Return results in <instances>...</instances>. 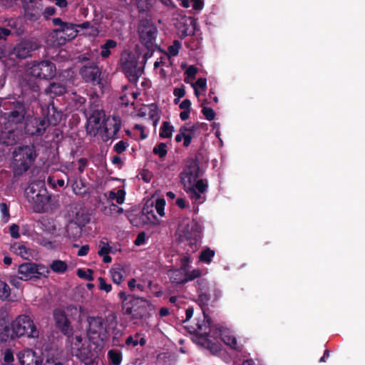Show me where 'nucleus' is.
I'll return each mask as SVG.
<instances>
[{"instance_id": "obj_14", "label": "nucleus", "mask_w": 365, "mask_h": 365, "mask_svg": "<svg viewBox=\"0 0 365 365\" xmlns=\"http://www.w3.org/2000/svg\"><path fill=\"white\" fill-rule=\"evenodd\" d=\"M76 24L66 23L63 27H58L52 31L51 35L56 38V43L64 45L67 41L73 39L78 34Z\"/></svg>"}, {"instance_id": "obj_33", "label": "nucleus", "mask_w": 365, "mask_h": 365, "mask_svg": "<svg viewBox=\"0 0 365 365\" xmlns=\"http://www.w3.org/2000/svg\"><path fill=\"white\" fill-rule=\"evenodd\" d=\"M197 24L195 19H190L189 26H184V28L180 30V38H184L188 36H194L197 29Z\"/></svg>"}, {"instance_id": "obj_4", "label": "nucleus", "mask_w": 365, "mask_h": 365, "mask_svg": "<svg viewBox=\"0 0 365 365\" xmlns=\"http://www.w3.org/2000/svg\"><path fill=\"white\" fill-rule=\"evenodd\" d=\"M16 339L26 336L29 339L39 337V330L34 319L28 314H19L12 322Z\"/></svg>"}, {"instance_id": "obj_8", "label": "nucleus", "mask_w": 365, "mask_h": 365, "mask_svg": "<svg viewBox=\"0 0 365 365\" xmlns=\"http://www.w3.org/2000/svg\"><path fill=\"white\" fill-rule=\"evenodd\" d=\"M198 151L195 158H188L183 171L180 173L181 182L183 185H191L197 182V178L200 177V162Z\"/></svg>"}, {"instance_id": "obj_5", "label": "nucleus", "mask_w": 365, "mask_h": 365, "mask_svg": "<svg viewBox=\"0 0 365 365\" xmlns=\"http://www.w3.org/2000/svg\"><path fill=\"white\" fill-rule=\"evenodd\" d=\"M88 327L87 334L90 340L107 341L110 338L109 327L107 319L102 317L89 316L87 318Z\"/></svg>"}, {"instance_id": "obj_3", "label": "nucleus", "mask_w": 365, "mask_h": 365, "mask_svg": "<svg viewBox=\"0 0 365 365\" xmlns=\"http://www.w3.org/2000/svg\"><path fill=\"white\" fill-rule=\"evenodd\" d=\"M1 113L7 123L17 125L24 123L26 110L23 100L9 98L1 102Z\"/></svg>"}, {"instance_id": "obj_41", "label": "nucleus", "mask_w": 365, "mask_h": 365, "mask_svg": "<svg viewBox=\"0 0 365 365\" xmlns=\"http://www.w3.org/2000/svg\"><path fill=\"white\" fill-rule=\"evenodd\" d=\"M153 153L160 158H163L167 155V145L165 143H158L153 149Z\"/></svg>"}, {"instance_id": "obj_59", "label": "nucleus", "mask_w": 365, "mask_h": 365, "mask_svg": "<svg viewBox=\"0 0 365 365\" xmlns=\"http://www.w3.org/2000/svg\"><path fill=\"white\" fill-rule=\"evenodd\" d=\"M26 85L34 93H38L40 91L39 85L36 82V79L29 78L26 81Z\"/></svg>"}, {"instance_id": "obj_13", "label": "nucleus", "mask_w": 365, "mask_h": 365, "mask_svg": "<svg viewBox=\"0 0 365 365\" xmlns=\"http://www.w3.org/2000/svg\"><path fill=\"white\" fill-rule=\"evenodd\" d=\"M79 74L86 83L93 86L102 84L101 70L96 62H88L83 65L79 70Z\"/></svg>"}, {"instance_id": "obj_47", "label": "nucleus", "mask_w": 365, "mask_h": 365, "mask_svg": "<svg viewBox=\"0 0 365 365\" xmlns=\"http://www.w3.org/2000/svg\"><path fill=\"white\" fill-rule=\"evenodd\" d=\"M201 125L197 123L196 124L192 125V126H187V124H185L182 126H181V130L184 132V133L190 134V135H192V138L195 137V132L200 129Z\"/></svg>"}, {"instance_id": "obj_64", "label": "nucleus", "mask_w": 365, "mask_h": 365, "mask_svg": "<svg viewBox=\"0 0 365 365\" xmlns=\"http://www.w3.org/2000/svg\"><path fill=\"white\" fill-rule=\"evenodd\" d=\"M14 360V353L11 349H6L4 353V361L6 364H11Z\"/></svg>"}, {"instance_id": "obj_36", "label": "nucleus", "mask_w": 365, "mask_h": 365, "mask_svg": "<svg viewBox=\"0 0 365 365\" xmlns=\"http://www.w3.org/2000/svg\"><path fill=\"white\" fill-rule=\"evenodd\" d=\"M215 255V250H211L210 247H206L200 252L199 259L200 262L209 264L211 263L212 259Z\"/></svg>"}, {"instance_id": "obj_25", "label": "nucleus", "mask_w": 365, "mask_h": 365, "mask_svg": "<svg viewBox=\"0 0 365 365\" xmlns=\"http://www.w3.org/2000/svg\"><path fill=\"white\" fill-rule=\"evenodd\" d=\"M43 233L41 235L36 234L34 240L39 245L46 247L47 249L56 248V240H53L54 232L56 230H42Z\"/></svg>"}, {"instance_id": "obj_20", "label": "nucleus", "mask_w": 365, "mask_h": 365, "mask_svg": "<svg viewBox=\"0 0 365 365\" xmlns=\"http://www.w3.org/2000/svg\"><path fill=\"white\" fill-rule=\"evenodd\" d=\"M42 115L43 116L42 119L46 120V127L58 125L63 117L62 111L58 110L53 101L48 105L46 110L42 109Z\"/></svg>"}, {"instance_id": "obj_21", "label": "nucleus", "mask_w": 365, "mask_h": 365, "mask_svg": "<svg viewBox=\"0 0 365 365\" xmlns=\"http://www.w3.org/2000/svg\"><path fill=\"white\" fill-rule=\"evenodd\" d=\"M53 318L56 327L58 328L63 334L68 336L73 334V329L64 312L55 309L53 312Z\"/></svg>"}, {"instance_id": "obj_63", "label": "nucleus", "mask_w": 365, "mask_h": 365, "mask_svg": "<svg viewBox=\"0 0 365 365\" xmlns=\"http://www.w3.org/2000/svg\"><path fill=\"white\" fill-rule=\"evenodd\" d=\"M201 272L199 269H193L191 272L185 271V275L187 278V282L189 281H192L195 278H197L200 276Z\"/></svg>"}, {"instance_id": "obj_52", "label": "nucleus", "mask_w": 365, "mask_h": 365, "mask_svg": "<svg viewBox=\"0 0 365 365\" xmlns=\"http://www.w3.org/2000/svg\"><path fill=\"white\" fill-rule=\"evenodd\" d=\"M135 5L139 13L143 14L149 9L148 0H135Z\"/></svg>"}, {"instance_id": "obj_7", "label": "nucleus", "mask_w": 365, "mask_h": 365, "mask_svg": "<svg viewBox=\"0 0 365 365\" xmlns=\"http://www.w3.org/2000/svg\"><path fill=\"white\" fill-rule=\"evenodd\" d=\"M32 77L43 80H51L56 73V65L49 60L35 61L28 69Z\"/></svg>"}, {"instance_id": "obj_11", "label": "nucleus", "mask_w": 365, "mask_h": 365, "mask_svg": "<svg viewBox=\"0 0 365 365\" xmlns=\"http://www.w3.org/2000/svg\"><path fill=\"white\" fill-rule=\"evenodd\" d=\"M208 187L207 181L200 179L191 185H183V190L194 204H202L206 200L205 192Z\"/></svg>"}, {"instance_id": "obj_60", "label": "nucleus", "mask_w": 365, "mask_h": 365, "mask_svg": "<svg viewBox=\"0 0 365 365\" xmlns=\"http://www.w3.org/2000/svg\"><path fill=\"white\" fill-rule=\"evenodd\" d=\"M128 287L131 292H133L135 288H137L140 291L143 292V291H144V288H145L143 284H137L136 280L134 278L130 279L128 282Z\"/></svg>"}, {"instance_id": "obj_49", "label": "nucleus", "mask_w": 365, "mask_h": 365, "mask_svg": "<svg viewBox=\"0 0 365 365\" xmlns=\"http://www.w3.org/2000/svg\"><path fill=\"white\" fill-rule=\"evenodd\" d=\"M108 355L113 365H120L122 360V356L120 353L111 349L108 351Z\"/></svg>"}, {"instance_id": "obj_30", "label": "nucleus", "mask_w": 365, "mask_h": 365, "mask_svg": "<svg viewBox=\"0 0 365 365\" xmlns=\"http://www.w3.org/2000/svg\"><path fill=\"white\" fill-rule=\"evenodd\" d=\"M110 252L111 247L108 242L101 240L98 243V250L97 253L100 257H103V262L104 263L108 264L111 262L112 258L109 256Z\"/></svg>"}, {"instance_id": "obj_26", "label": "nucleus", "mask_w": 365, "mask_h": 365, "mask_svg": "<svg viewBox=\"0 0 365 365\" xmlns=\"http://www.w3.org/2000/svg\"><path fill=\"white\" fill-rule=\"evenodd\" d=\"M67 92V86L64 81H53L49 83L45 93L51 96H61Z\"/></svg>"}, {"instance_id": "obj_31", "label": "nucleus", "mask_w": 365, "mask_h": 365, "mask_svg": "<svg viewBox=\"0 0 365 365\" xmlns=\"http://www.w3.org/2000/svg\"><path fill=\"white\" fill-rule=\"evenodd\" d=\"M170 280L175 284H185L187 282L185 270L182 269H175L169 274Z\"/></svg>"}, {"instance_id": "obj_6", "label": "nucleus", "mask_w": 365, "mask_h": 365, "mask_svg": "<svg viewBox=\"0 0 365 365\" xmlns=\"http://www.w3.org/2000/svg\"><path fill=\"white\" fill-rule=\"evenodd\" d=\"M140 43L148 50H153L157 38L158 29L152 20L141 19L138 26Z\"/></svg>"}, {"instance_id": "obj_32", "label": "nucleus", "mask_w": 365, "mask_h": 365, "mask_svg": "<svg viewBox=\"0 0 365 365\" xmlns=\"http://www.w3.org/2000/svg\"><path fill=\"white\" fill-rule=\"evenodd\" d=\"M117 41L113 39H108L101 46V56L107 58L110 55V49L117 47Z\"/></svg>"}, {"instance_id": "obj_29", "label": "nucleus", "mask_w": 365, "mask_h": 365, "mask_svg": "<svg viewBox=\"0 0 365 365\" xmlns=\"http://www.w3.org/2000/svg\"><path fill=\"white\" fill-rule=\"evenodd\" d=\"M24 9L26 18L31 21H36L42 14L41 9L33 4H24Z\"/></svg>"}, {"instance_id": "obj_22", "label": "nucleus", "mask_w": 365, "mask_h": 365, "mask_svg": "<svg viewBox=\"0 0 365 365\" xmlns=\"http://www.w3.org/2000/svg\"><path fill=\"white\" fill-rule=\"evenodd\" d=\"M37 264L34 262H24L18 267V274L24 281L34 280L39 279L36 275L38 272Z\"/></svg>"}, {"instance_id": "obj_61", "label": "nucleus", "mask_w": 365, "mask_h": 365, "mask_svg": "<svg viewBox=\"0 0 365 365\" xmlns=\"http://www.w3.org/2000/svg\"><path fill=\"white\" fill-rule=\"evenodd\" d=\"M98 281H99V289L101 290H103L107 293H108L111 291V289H112L111 284H108L103 277H99Z\"/></svg>"}, {"instance_id": "obj_1", "label": "nucleus", "mask_w": 365, "mask_h": 365, "mask_svg": "<svg viewBox=\"0 0 365 365\" xmlns=\"http://www.w3.org/2000/svg\"><path fill=\"white\" fill-rule=\"evenodd\" d=\"M118 295L122 304L123 314L129 315L130 319L146 320L151 317L150 312L154 310V306L149 300L124 291H120Z\"/></svg>"}, {"instance_id": "obj_40", "label": "nucleus", "mask_w": 365, "mask_h": 365, "mask_svg": "<svg viewBox=\"0 0 365 365\" xmlns=\"http://www.w3.org/2000/svg\"><path fill=\"white\" fill-rule=\"evenodd\" d=\"M125 196V191L123 189L118 190L117 192L110 191L108 197L110 200H115L116 202L121 205L124 202Z\"/></svg>"}, {"instance_id": "obj_17", "label": "nucleus", "mask_w": 365, "mask_h": 365, "mask_svg": "<svg viewBox=\"0 0 365 365\" xmlns=\"http://www.w3.org/2000/svg\"><path fill=\"white\" fill-rule=\"evenodd\" d=\"M121 128V120L118 116L107 118L103 122V136L105 140L110 139L115 140L119 138L118 133Z\"/></svg>"}, {"instance_id": "obj_50", "label": "nucleus", "mask_w": 365, "mask_h": 365, "mask_svg": "<svg viewBox=\"0 0 365 365\" xmlns=\"http://www.w3.org/2000/svg\"><path fill=\"white\" fill-rule=\"evenodd\" d=\"M85 187V183L82 180H76L72 184V189L75 194L81 195L84 193L82 189Z\"/></svg>"}, {"instance_id": "obj_53", "label": "nucleus", "mask_w": 365, "mask_h": 365, "mask_svg": "<svg viewBox=\"0 0 365 365\" xmlns=\"http://www.w3.org/2000/svg\"><path fill=\"white\" fill-rule=\"evenodd\" d=\"M80 354L84 359H92L96 356V354L89 347H84L83 346L79 349Z\"/></svg>"}, {"instance_id": "obj_45", "label": "nucleus", "mask_w": 365, "mask_h": 365, "mask_svg": "<svg viewBox=\"0 0 365 365\" xmlns=\"http://www.w3.org/2000/svg\"><path fill=\"white\" fill-rule=\"evenodd\" d=\"M63 235L72 241H77L82 235V230H65Z\"/></svg>"}, {"instance_id": "obj_42", "label": "nucleus", "mask_w": 365, "mask_h": 365, "mask_svg": "<svg viewBox=\"0 0 365 365\" xmlns=\"http://www.w3.org/2000/svg\"><path fill=\"white\" fill-rule=\"evenodd\" d=\"M197 303L200 306L201 309H205L210 301V294L209 291L198 292Z\"/></svg>"}, {"instance_id": "obj_24", "label": "nucleus", "mask_w": 365, "mask_h": 365, "mask_svg": "<svg viewBox=\"0 0 365 365\" xmlns=\"http://www.w3.org/2000/svg\"><path fill=\"white\" fill-rule=\"evenodd\" d=\"M16 334L11 323L5 317L0 318V341L6 343L16 339Z\"/></svg>"}, {"instance_id": "obj_43", "label": "nucleus", "mask_w": 365, "mask_h": 365, "mask_svg": "<svg viewBox=\"0 0 365 365\" xmlns=\"http://www.w3.org/2000/svg\"><path fill=\"white\" fill-rule=\"evenodd\" d=\"M145 208L143 210V214L141 215V220L143 222H147V221L150 224H157L158 220L153 210L146 211L147 215H145Z\"/></svg>"}, {"instance_id": "obj_12", "label": "nucleus", "mask_w": 365, "mask_h": 365, "mask_svg": "<svg viewBox=\"0 0 365 365\" xmlns=\"http://www.w3.org/2000/svg\"><path fill=\"white\" fill-rule=\"evenodd\" d=\"M22 136V130L19 125L5 123L0 125V143L6 145H13L18 143Z\"/></svg>"}, {"instance_id": "obj_48", "label": "nucleus", "mask_w": 365, "mask_h": 365, "mask_svg": "<svg viewBox=\"0 0 365 365\" xmlns=\"http://www.w3.org/2000/svg\"><path fill=\"white\" fill-rule=\"evenodd\" d=\"M112 280L114 283L120 284L123 280L122 270L120 269H111L110 270Z\"/></svg>"}, {"instance_id": "obj_2", "label": "nucleus", "mask_w": 365, "mask_h": 365, "mask_svg": "<svg viewBox=\"0 0 365 365\" xmlns=\"http://www.w3.org/2000/svg\"><path fill=\"white\" fill-rule=\"evenodd\" d=\"M37 154L34 145L16 148L13 152V173L15 177L28 171L34 163Z\"/></svg>"}, {"instance_id": "obj_15", "label": "nucleus", "mask_w": 365, "mask_h": 365, "mask_svg": "<svg viewBox=\"0 0 365 365\" xmlns=\"http://www.w3.org/2000/svg\"><path fill=\"white\" fill-rule=\"evenodd\" d=\"M38 42L31 39H22L13 48V54L19 59H25L31 56V53L39 48Z\"/></svg>"}, {"instance_id": "obj_19", "label": "nucleus", "mask_w": 365, "mask_h": 365, "mask_svg": "<svg viewBox=\"0 0 365 365\" xmlns=\"http://www.w3.org/2000/svg\"><path fill=\"white\" fill-rule=\"evenodd\" d=\"M46 123L42 118H34L27 120L24 125L26 134L29 135H42L46 132Z\"/></svg>"}, {"instance_id": "obj_57", "label": "nucleus", "mask_w": 365, "mask_h": 365, "mask_svg": "<svg viewBox=\"0 0 365 365\" xmlns=\"http://www.w3.org/2000/svg\"><path fill=\"white\" fill-rule=\"evenodd\" d=\"M129 144L123 140H120L113 147V150L118 154H120L126 150Z\"/></svg>"}, {"instance_id": "obj_51", "label": "nucleus", "mask_w": 365, "mask_h": 365, "mask_svg": "<svg viewBox=\"0 0 365 365\" xmlns=\"http://www.w3.org/2000/svg\"><path fill=\"white\" fill-rule=\"evenodd\" d=\"M165 206V200L163 198H158L155 201V209L157 213L163 217L165 215L164 209Z\"/></svg>"}, {"instance_id": "obj_18", "label": "nucleus", "mask_w": 365, "mask_h": 365, "mask_svg": "<svg viewBox=\"0 0 365 365\" xmlns=\"http://www.w3.org/2000/svg\"><path fill=\"white\" fill-rule=\"evenodd\" d=\"M69 222L79 228L84 227L91 220V214L86 208L75 207L68 212Z\"/></svg>"}, {"instance_id": "obj_28", "label": "nucleus", "mask_w": 365, "mask_h": 365, "mask_svg": "<svg viewBox=\"0 0 365 365\" xmlns=\"http://www.w3.org/2000/svg\"><path fill=\"white\" fill-rule=\"evenodd\" d=\"M45 187V183L43 181L36 180L32 182L25 190V195L28 201L34 200V197L37 196L36 194L38 191L41 189H44Z\"/></svg>"}, {"instance_id": "obj_56", "label": "nucleus", "mask_w": 365, "mask_h": 365, "mask_svg": "<svg viewBox=\"0 0 365 365\" xmlns=\"http://www.w3.org/2000/svg\"><path fill=\"white\" fill-rule=\"evenodd\" d=\"M197 286V292L209 291L208 282L204 278H200L196 282Z\"/></svg>"}, {"instance_id": "obj_37", "label": "nucleus", "mask_w": 365, "mask_h": 365, "mask_svg": "<svg viewBox=\"0 0 365 365\" xmlns=\"http://www.w3.org/2000/svg\"><path fill=\"white\" fill-rule=\"evenodd\" d=\"M11 296V288L9 284L0 279V300L5 302L9 299Z\"/></svg>"}, {"instance_id": "obj_27", "label": "nucleus", "mask_w": 365, "mask_h": 365, "mask_svg": "<svg viewBox=\"0 0 365 365\" xmlns=\"http://www.w3.org/2000/svg\"><path fill=\"white\" fill-rule=\"evenodd\" d=\"M220 336L221 340L231 349L234 350H240V347L237 345V339L233 336L230 330L227 329H219Z\"/></svg>"}, {"instance_id": "obj_46", "label": "nucleus", "mask_w": 365, "mask_h": 365, "mask_svg": "<svg viewBox=\"0 0 365 365\" xmlns=\"http://www.w3.org/2000/svg\"><path fill=\"white\" fill-rule=\"evenodd\" d=\"M77 276L79 278L85 279L88 281H93V271L91 269H87L86 270L83 269H77Z\"/></svg>"}, {"instance_id": "obj_10", "label": "nucleus", "mask_w": 365, "mask_h": 365, "mask_svg": "<svg viewBox=\"0 0 365 365\" xmlns=\"http://www.w3.org/2000/svg\"><path fill=\"white\" fill-rule=\"evenodd\" d=\"M201 230H177L176 235L180 243H184L187 252H194L198 249L201 240Z\"/></svg>"}, {"instance_id": "obj_9", "label": "nucleus", "mask_w": 365, "mask_h": 365, "mask_svg": "<svg viewBox=\"0 0 365 365\" xmlns=\"http://www.w3.org/2000/svg\"><path fill=\"white\" fill-rule=\"evenodd\" d=\"M121 68L128 81L136 83L141 76V70L138 67V61L133 53L123 55L120 58Z\"/></svg>"}, {"instance_id": "obj_62", "label": "nucleus", "mask_w": 365, "mask_h": 365, "mask_svg": "<svg viewBox=\"0 0 365 365\" xmlns=\"http://www.w3.org/2000/svg\"><path fill=\"white\" fill-rule=\"evenodd\" d=\"M192 87H196L202 91L207 89V79L205 78H199L195 83H192Z\"/></svg>"}, {"instance_id": "obj_55", "label": "nucleus", "mask_w": 365, "mask_h": 365, "mask_svg": "<svg viewBox=\"0 0 365 365\" xmlns=\"http://www.w3.org/2000/svg\"><path fill=\"white\" fill-rule=\"evenodd\" d=\"M180 48H181L180 42L178 40H175L173 41V45L168 46V50L169 53L171 56H175L178 54Z\"/></svg>"}, {"instance_id": "obj_23", "label": "nucleus", "mask_w": 365, "mask_h": 365, "mask_svg": "<svg viewBox=\"0 0 365 365\" xmlns=\"http://www.w3.org/2000/svg\"><path fill=\"white\" fill-rule=\"evenodd\" d=\"M37 196L34 200L29 201L33 205L34 210L37 212H43L46 210V207L51 200V195L48 194L46 187L41 189L36 194Z\"/></svg>"}, {"instance_id": "obj_38", "label": "nucleus", "mask_w": 365, "mask_h": 365, "mask_svg": "<svg viewBox=\"0 0 365 365\" xmlns=\"http://www.w3.org/2000/svg\"><path fill=\"white\" fill-rule=\"evenodd\" d=\"M173 130L174 127L169 122L164 121L160 128V137L161 138H169L172 136Z\"/></svg>"}, {"instance_id": "obj_58", "label": "nucleus", "mask_w": 365, "mask_h": 365, "mask_svg": "<svg viewBox=\"0 0 365 365\" xmlns=\"http://www.w3.org/2000/svg\"><path fill=\"white\" fill-rule=\"evenodd\" d=\"M0 210L1 212L2 220L6 222L9 218V210L7 205L4 202L0 203Z\"/></svg>"}, {"instance_id": "obj_39", "label": "nucleus", "mask_w": 365, "mask_h": 365, "mask_svg": "<svg viewBox=\"0 0 365 365\" xmlns=\"http://www.w3.org/2000/svg\"><path fill=\"white\" fill-rule=\"evenodd\" d=\"M8 26L16 30L15 33L17 36H21L24 33V28L21 19H11L9 21Z\"/></svg>"}, {"instance_id": "obj_16", "label": "nucleus", "mask_w": 365, "mask_h": 365, "mask_svg": "<svg viewBox=\"0 0 365 365\" xmlns=\"http://www.w3.org/2000/svg\"><path fill=\"white\" fill-rule=\"evenodd\" d=\"M17 359L21 365H48L49 359L45 362L41 354L31 349H26L17 354Z\"/></svg>"}, {"instance_id": "obj_54", "label": "nucleus", "mask_w": 365, "mask_h": 365, "mask_svg": "<svg viewBox=\"0 0 365 365\" xmlns=\"http://www.w3.org/2000/svg\"><path fill=\"white\" fill-rule=\"evenodd\" d=\"M202 113L207 120H212L215 118V112L212 108L203 106L202 108Z\"/></svg>"}, {"instance_id": "obj_35", "label": "nucleus", "mask_w": 365, "mask_h": 365, "mask_svg": "<svg viewBox=\"0 0 365 365\" xmlns=\"http://www.w3.org/2000/svg\"><path fill=\"white\" fill-rule=\"evenodd\" d=\"M50 268L53 272L56 273L62 274L67 270L68 265L64 261L56 259L52 262L50 265Z\"/></svg>"}, {"instance_id": "obj_34", "label": "nucleus", "mask_w": 365, "mask_h": 365, "mask_svg": "<svg viewBox=\"0 0 365 365\" xmlns=\"http://www.w3.org/2000/svg\"><path fill=\"white\" fill-rule=\"evenodd\" d=\"M209 333L204 332L202 334H199L198 338L205 341V344L207 349H209L212 352H217L220 350V345L216 343H212L209 339Z\"/></svg>"}, {"instance_id": "obj_44", "label": "nucleus", "mask_w": 365, "mask_h": 365, "mask_svg": "<svg viewBox=\"0 0 365 365\" xmlns=\"http://www.w3.org/2000/svg\"><path fill=\"white\" fill-rule=\"evenodd\" d=\"M113 3V9L115 11H122L128 9L131 4V0H112Z\"/></svg>"}]
</instances>
